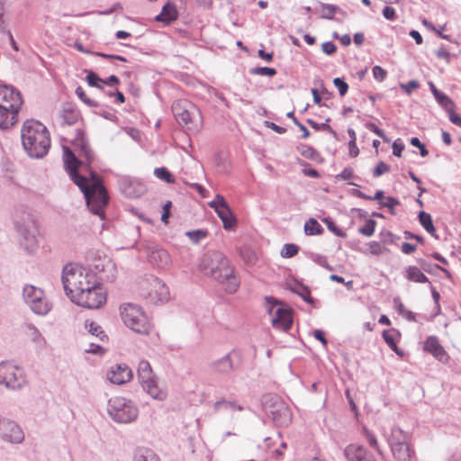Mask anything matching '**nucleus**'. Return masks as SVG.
Listing matches in <instances>:
<instances>
[{
	"instance_id": "19",
	"label": "nucleus",
	"mask_w": 461,
	"mask_h": 461,
	"mask_svg": "<svg viewBox=\"0 0 461 461\" xmlns=\"http://www.w3.org/2000/svg\"><path fill=\"white\" fill-rule=\"evenodd\" d=\"M97 280L113 281L115 278V265L107 257L99 258L94 263Z\"/></svg>"
},
{
	"instance_id": "40",
	"label": "nucleus",
	"mask_w": 461,
	"mask_h": 461,
	"mask_svg": "<svg viewBox=\"0 0 461 461\" xmlns=\"http://www.w3.org/2000/svg\"><path fill=\"white\" fill-rule=\"evenodd\" d=\"M7 0H0V32L5 33L8 27Z\"/></svg>"
},
{
	"instance_id": "42",
	"label": "nucleus",
	"mask_w": 461,
	"mask_h": 461,
	"mask_svg": "<svg viewBox=\"0 0 461 461\" xmlns=\"http://www.w3.org/2000/svg\"><path fill=\"white\" fill-rule=\"evenodd\" d=\"M154 175L158 178H159L168 184H172L175 182V178L172 176V174L164 167L155 168Z\"/></svg>"
},
{
	"instance_id": "22",
	"label": "nucleus",
	"mask_w": 461,
	"mask_h": 461,
	"mask_svg": "<svg viewBox=\"0 0 461 461\" xmlns=\"http://www.w3.org/2000/svg\"><path fill=\"white\" fill-rule=\"evenodd\" d=\"M21 109L12 105L0 104V129L7 130L18 122V114Z\"/></svg>"
},
{
	"instance_id": "10",
	"label": "nucleus",
	"mask_w": 461,
	"mask_h": 461,
	"mask_svg": "<svg viewBox=\"0 0 461 461\" xmlns=\"http://www.w3.org/2000/svg\"><path fill=\"white\" fill-rule=\"evenodd\" d=\"M262 406L268 417L278 426H287L292 420L288 406L276 394L262 397Z\"/></svg>"
},
{
	"instance_id": "3",
	"label": "nucleus",
	"mask_w": 461,
	"mask_h": 461,
	"mask_svg": "<svg viewBox=\"0 0 461 461\" xmlns=\"http://www.w3.org/2000/svg\"><path fill=\"white\" fill-rule=\"evenodd\" d=\"M23 149L32 158H42L50 148V137L47 127L36 120H26L21 129Z\"/></svg>"
},
{
	"instance_id": "56",
	"label": "nucleus",
	"mask_w": 461,
	"mask_h": 461,
	"mask_svg": "<svg viewBox=\"0 0 461 461\" xmlns=\"http://www.w3.org/2000/svg\"><path fill=\"white\" fill-rule=\"evenodd\" d=\"M324 221L328 229L338 237L345 238L347 236L346 233L342 230L339 229L334 223V221H331L330 219H324Z\"/></svg>"
},
{
	"instance_id": "51",
	"label": "nucleus",
	"mask_w": 461,
	"mask_h": 461,
	"mask_svg": "<svg viewBox=\"0 0 461 461\" xmlns=\"http://www.w3.org/2000/svg\"><path fill=\"white\" fill-rule=\"evenodd\" d=\"M299 251V247L295 244H285L281 251V255L284 258H292L295 256Z\"/></svg>"
},
{
	"instance_id": "31",
	"label": "nucleus",
	"mask_w": 461,
	"mask_h": 461,
	"mask_svg": "<svg viewBox=\"0 0 461 461\" xmlns=\"http://www.w3.org/2000/svg\"><path fill=\"white\" fill-rule=\"evenodd\" d=\"M320 7L321 8V13L320 14V18L321 19L333 20L334 15L337 13L346 15V13L341 8L335 5L325 4L321 2Z\"/></svg>"
},
{
	"instance_id": "2",
	"label": "nucleus",
	"mask_w": 461,
	"mask_h": 461,
	"mask_svg": "<svg viewBox=\"0 0 461 461\" xmlns=\"http://www.w3.org/2000/svg\"><path fill=\"white\" fill-rule=\"evenodd\" d=\"M199 267L205 275L217 281L223 289L233 294L240 286V280L229 259L220 251H208L201 259Z\"/></svg>"
},
{
	"instance_id": "20",
	"label": "nucleus",
	"mask_w": 461,
	"mask_h": 461,
	"mask_svg": "<svg viewBox=\"0 0 461 461\" xmlns=\"http://www.w3.org/2000/svg\"><path fill=\"white\" fill-rule=\"evenodd\" d=\"M169 289L160 279L152 277L148 299L154 303H166L169 300Z\"/></svg>"
},
{
	"instance_id": "36",
	"label": "nucleus",
	"mask_w": 461,
	"mask_h": 461,
	"mask_svg": "<svg viewBox=\"0 0 461 461\" xmlns=\"http://www.w3.org/2000/svg\"><path fill=\"white\" fill-rule=\"evenodd\" d=\"M394 333H396L395 330L392 329L390 330H384L382 336L385 343L393 351L399 356H402V351L397 347Z\"/></svg>"
},
{
	"instance_id": "23",
	"label": "nucleus",
	"mask_w": 461,
	"mask_h": 461,
	"mask_svg": "<svg viewBox=\"0 0 461 461\" xmlns=\"http://www.w3.org/2000/svg\"><path fill=\"white\" fill-rule=\"evenodd\" d=\"M424 349L429 352L434 357L439 361L447 358V354L444 348L440 345L438 339L435 336L429 337L424 343Z\"/></svg>"
},
{
	"instance_id": "1",
	"label": "nucleus",
	"mask_w": 461,
	"mask_h": 461,
	"mask_svg": "<svg viewBox=\"0 0 461 461\" xmlns=\"http://www.w3.org/2000/svg\"><path fill=\"white\" fill-rule=\"evenodd\" d=\"M64 164L71 180L79 187L84 194L86 206L101 219L104 215V207L108 203L109 196L100 178L95 173H91V183L89 180L77 172L80 161L69 148H64Z\"/></svg>"
},
{
	"instance_id": "39",
	"label": "nucleus",
	"mask_w": 461,
	"mask_h": 461,
	"mask_svg": "<svg viewBox=\"0 0 461 461\" xmlns=\"http://www.w3.org/2000/svg\"><path fill=\"white\" fill-rule=\"evenodd\" d=\"M434 98L446 112L452 108H456V104L453 100L443 92L438 93V95H435Z\"/></svg>"
},
{
	"instance_id": "37",
	"label": "nucleus",
	"mask_w": 461,
	"mask_h": 461,
	"mask_svg": "<svg viewBox=\"0 0 461 461\" xmlns=\"http://www.w3.org/2000/svg\"><path fill=\"white\" fill-rule=\"evenodd\" d=\"M419 221L421 226L429 232L430 235L434 236L436 232V229L432 222V218L430 214L421 211L419 213Z\"/></svg>"
},
{
	"instance_id": "21",
	"label": "nucleus",
	"mask_w": 461,
	"mask_h": 461,
	"mask_svg": "<svg viewBox=\"0 0 461 461\" xmlns=\"http://www.w3.org/2000/svg\"><path fill=\"white\" fill-rule=\"evenodd\" d=\"M132 377L131 369L124 364H118L112 366L107 374L109 381L115 384H122L129 382Z\"/></svg>"
},
{
	"instance_id": "58",
	"label": "nucleus",
	"mask_w": 461,
	"mask_h": 461,
	"mask_svg": "<svg viewBox=\"0 0 461 461\" xmlns=\"http://www.w3.org/2000/svg\"><path fill=\"white\" fill-rule=\"evenodd\" d=\"M410 143L414 146V147H417V149H420V154L421 157H426L428 154H429V151L428 149H426L425 145L423 143L420 142V140H419V138L417 137H412L410 140Z\"/></svg>"
},
{
	"instance_id": "9",
	"label": "nucleus",
	"mask_w": 461,
	"mask_h": 461,
	"mask_svg": "<svg viewBox=\"0 0 461 461\" xmlns=\"http://www.w3.org/2000/svg\"><path fill=\"white\" fill-rule=\"evenodd\" d=\"M121 316L124 324L139 334H148L150 323L142 309L134 303H125L121 307Z\"/></svg>"
},
{
	"instance_id": "50",
	"label": "nucleus",
	"mask_w": 461,
	"mask_h": 461,
	"mask_svg": "<svg viewBox=\"0 0 461 461\" xmlns=\"http://www.w3.org/2000/svg\"><path fill=\"white\" fill-rule=\"evenodd\" d=\"M251 73L255 75H261L271 77L276 74V70L273 68L257 67L251 69Z\"/></svg>"
},
{
	"instance_id": "12",
	"label": "nucleus",
	"mask_w": 461,
	"mask_h": 461,
	"mask_svg": "<svg viewBox=\"0 0 461 461\" xmlns=\"http://www.w3.org/2000/svg\"><path fill=\"white\" fill-rule=\"evenodd\" d=\"M72 302L87 309H98L106 302V293L102 285L96 280L94 287L81 289L77 295H72Z\"/></svg>"
},
{
	"instance_id": "15",
	"label": "nucleus",
	"mask_w": 461,
	"mask_h": 461,
	"mask_svg": "<svg viewBox=\"0 0 461 461\" xmlns=\"http://www.w3.org/2000/svg\"><path fill=\"white\" fill-rule=\"evenodd\" d=\"M241 360V354L239 351L232 349L222 357L212 361L209 367L214 374L229 375L240 366Z\"/></svg>"
},
{
	"instance_id": "43",
	"label": "nucleus",
	"mask_w": 461,
	"mask_h": 461,
	"mask_svg": "<svg viewBox=\"0 0 461 461\" xmlns=\"http://www.w3.org/2000/svg\"><path fill=\"white\" fill-rule=\"evenodd\" d=\"M376 221L373 219H368L363 227L358 229V232L364 236L371 237L375 230Z\"/></svg>"
},
{
	"instance_id": "7",
	"label": "nucleus",
	"mask_w": 461,
	"mask_h": 461,
	"mask_svg": "<svg viewBox=\"0 0 461 461\" xmlns=\"http://www.w3.org/2000/svg\"><path fill=\"white\" fill-rule=\"evenodd\" d=\"M24 369L12 361L0 362V385L10 391H21L28 385Z\"/></svg>"
},
{
	"instance_id": "48",
	"label": "nucleus",
	"mask_w": 461,
	"mask_h": 461,
	"mask_svg": "<svg viewBox=\"0 0 461 461\" xmlns=\"http://www.w3.org/2000/svg\"><path fill=\"white\" fill-rule=\"evenodd\" d=\"M330 122V119H327L325 122L321 123V124H319L317 123L316 122H314L313 120L312 119H308L307 120V123L309 125H311V127H312L313 129H315L316 131H319V130H324V131H327L328 132L335 135L336 132L335 131H333V129L329 125V122Z\"/></svg>"
},
{
	"instance_id": "46",
	"label": "nucleus",
	"mask_w": 461,
	"mask_h": 461,
	"mask_svg": "<svg viewBox=\"0 0 461 461\" xmlns=\"http://www.w3.org/2000/svg\"><path fill=\"white\" fill-rule=\"evenodd\" d=\"M382 207H386L392 215H395L396 212L394 207L400 205V201L393 196H388L385 201L380 203Z\"/></svg>"
},
{
	"instance_id": "63",
	"label": "nucleus",
	"mask_w": 461,
	"mask_h": 461,
	"mask_svg": "<svg viewBox=\"0 0 461 461\" xmlns=\"http://www.w3.org/2000/svg\"><path fill=\"white\" fill-rule=\"evenodd\" d=\"M447 113L448 114L449 121L453 124L461 127V116L455 113V108H452L451 110L447 111Z\"/></svg>"
},
{
	"instance_id": "34",
	"label": "nucleus",
	"mask_w": 461,
	"mask_h": 461,
	"mask_svg": "<svg viewBox=\"0 0 461 461\" xmlns=\"http://www.w3.org/2000/svg\"><path fill=\"white\" fill-rule=\"evenodd\" d=\"M60 118L64 124L74 125L78 120V113L70 105L65 106L62 110Z\"/></svg>"
},
{
	"instance_id": "41",
	"label": "nucleus",
	"mask_w": 461,
	"mask_h": 461,
	"mask_svg": "<svg viewBox=\"0 0 461 461\" xmlns=\"http://www.w3.org/2000/svg\"><path fill=\"white\" fill-rule=\"evenodd\" d=\"M86 329L88 330L89 333L99 338L100 340H104V339L106 338V335L104 333L102 327L95 323V321H87L86 322Z\"/></svg>"
},
{
	"instance_id": "16",
	"label": "nucleus",
	"mask_w": 461,
	"mask_h": 461,
	"mask_svg": "<svg viewBox=\"0 0 461 461\" xmlns=\"http://www.w3.org/2000/svg\"><path fill=\"white\" fill-rule=\"evenodd\" d=\"M0 438L7 443L18 444L24 439V433L15 421L0 418Z\"/></svg>"
},
{
	"instance_id": "5",
	"label": "nucleus",
	"mask_w": 461,
	"mask_h": 461,
	"mask_svg": "<svg viewBox=\"0 0 461 461\" xmlns=\"http://www.w3.org/2000/svg\"><path fill=\"white\" fill-rule=\"evenodd\" d=\"M96 275L86 267L69 263L62 270L61 282L64 291L72 301V295H77L81 289L94 287L96 285Z\"/></svg>"
},
{
	"instance_id": "57",
	"label": "nucleus",
	"mask_w": 461,
	"mask_h": 461,
	"mask_svg": "<svg viewBox=\"0 0 461 461\" xmlns=\"http://www.w3.org/2000/svg\"><path fill=\"white\" fill-rule=\"evenodd\" d=\"M334 86L338 88L341 96L345 95L348 90V85L340 77L333 79Z\"/></svg>"
},
{
	"instance_id": "60",
	"label": "nucleus",
	"mask_w": 461,
	"mask_h": 461,
	"mask_svg": "<svg viewBox=\"0 0 461 461\" xmlns=\"http://www.w3.org/2000/svg\"><path fill=\"white\" fill-rule=\"evenodd\" d=\"M372 71L374 77L380 82L384 81V78L386 77V71L380 66H375Z\"/></svg>"
},
{
	"instance_id": "28",
	"label": "nucleus",
	"mask_w": 461,
	"mask_h": 461,
	"mask_svg": "<svg viewBox=\"0 0 461 461\" xmlns=\"http://www.w3.org/2000/svg\"><path fill=\"white\" fill-rule=\"evenodd\" d=\"M73 144L79 148L81 155H84L88 162L93 159V153L88 146L87 141L84 138V132L81 130H77V137Z\"/></svg>"
},
{
	"instance_id": "53",
	"label": "nucleus",
	"mask_w": 461,
	"mask_h": 461,
	"mask_svg": "<svg viewBox=\"0 0 461 461\" xmlns=\"http://www.w3.org/2000/svg\"><path fill=\"white\" fill-rule=\"evenodd\" d=\"M365 436L366 440L368 441L369 446L375 448L380 455H382L383 453L378 446V442L375 436L367 429H365Z\"/></svg>"
},
{
	"instance_id": "17",
	"label": "nucleus",
	"mask_w": 461,
	"mask_h": 461,
	"mask_svg": "<svg viewBox=\"0 0 461 461\" xmlns=\"http://www.w3.org/2000/svg\"><path fill=\"white\" fill-rule=\"evenodd\" d=\"M119 189L128 198H138L145 191V185L138 179L130 176H122L119 181Z\"/></svg>"
},
{
	"instance_id": "11",
	"label": "nucleus",
	"mask_w": 461,
	"mask_h": 461,
	"mask_svg": "<svg viewBox=\"0 0 461 461\" xmlns=\"http://www.w3.org/2000/svg\"><path fill=\"white\" fill-rule=\"evenodd\" d=\"M391 452L397 461H410L414 451L409 444V436L399 427H393L390 434H384Z\"/></svg>"
},
{
	"instance_id": "62",
	"label": "nucleus",
	"mask_w": 461,
	"mask_h": 461,
	"mask_svg": "<svg viewBox=\"0 0 461 461\" xmlns=\"http://www.w3.org/2000/svg\"><path fill=\"white\" fill-rule=\"evenodd\" d=\"M337 178H341L343 180H349L354 177V170L350 167H345L341 173L338 174Z\"/></svg>"
},
{
	"instance_id": "13",
	"label": "nucleus",
	"mask_w": 461,
	"mask_h": 461,
	"mask_svg": "<svg viewBox=\"0 0 461 461\" xmlns=\"http://www.w3.org/2000/svg\"><path fill=\"white\" fill-rule=\"evenodd\" d=\"M23 297L30 309L38 315H45L51 309V303L46 298L44 292L33 285H25Z\"/></svg>"
},
{
	"instance_id": "45",
	"label": "nucleus",
	"mask_w": 461,
	"mask_h": 461,
	"mask_svg": "<svg viewBox=\"0 0 461 461\" xmlns=\"http://www.w3.org/2000/svg\"><path fill=\"white\" fill-rule=\"evenodd\" d=\"M235 407H236L235 402L226 401L224 399L217 401L213 404L214 411H220L221 410L234 411Z\"/></svg>"
},
{
	"instance_id": "35",
	"label": "nucleus",
	"mask_w": 461,
	"mask_h": 461,
	"mask_svg": "<svg viewBox=\"0 0 461 461\" xmlns=\"http://www.w3.org/2000/svg\"><path fill=\"white\" fill-rule=\"evenodd\" d=\"M406 277L416 283H428L429 278L417 267L411 266L406 269Z\"/></svg>"
},
{
	"instance_id": "6",
	"label": "nucleus",
	"mask_w": 461,
	"mask_h": 461,
	"mask_svg": "<svg viewBox=\"0 0 461 461\" xmlns=\"http://www.w3.org/2000/svg\"><path fill=\"white\" fill-rule=\"evenodd\" d=\"M172 113L177 122L188 131L197 132L203 127V117L199 108L187 100H177L172 104Z\"/></svg>"
},
{
	"instance_id": "29",
	"label": "nucleus",
	"mask_w": 461,
	"mask_h": 461,
	"mask_svg": "<svg viewBox=\"0 0 461 461\" xmlns=\"http://www.w3.org/2000/svg\"><path fill=\"white\" fill-rule=\"evenodd\" d=\"M344 453L348 461H366V449L360 446L349 445Z\"/></svg>"
},
{
	"instance_id": "30",
	"label": "nucleus",
	"mask_w": 461,
	"mask_h": 461,
	"mask_svg": "<svg viewBox=\"0 0 461 461\" xmlns=\"http://www.w3.org/2000/svg\"><path fill=\"white\" fill-rule=\"evenodd\" d=\"M137 371L141 384L155 379L150 364L146 360L140 361Z\"/></svg>"
},
{
	"instance_id": "18",
	"label": "nucleus",
	"mask_w": 461,
	"mask_h": 461,
	"mask_svg": "<svg viewBox=\"0 0 461 461\" xmlns=\"http://www.w3.org/2000/svg\"><path fill=\"white\" fill-rule=\"evenodd\" d=\"M23 99L21 92L11 85H0V104L21 109Z\"/></svg>"
},
{
	"instance_id": "47",
	"label": "nucleus",
	"mask_w": 461,
	"mask_h": 461,
	"mask_svg": "<svg viewBox=\"0 0 461 461\" xmlns=\"http://www.w3.org/2000/svg\"><path fill=\"white\" fill-rule=\"evenodd\" d=\"M298 149L300 154L306 158L315 159L319 155L318 151L311 146L302 145Z\"/></svg>"
},
{
	"instance_id": "27",
	"label": "nucleus",
	"mask_w": 461,
	"mask_h": 461,
	"mask_svg": "<svg viewBox=\"0 0 461 461\" xmlns=\"http://www.w3.org/2000/svg\"><path fill=\"white\" fill-rule=\"evenodd\" d=\"M141 385L153 399L163 401L167 398V392L158 385L156 378Z\"/></svg>"
},
{
	"instance_id": "52",
	"label": "nucleus",
	"mask_w": 461,
	"mask_h": 461,
	"mask_svg": "<svg viewBox=\"0 0 461 461\" xmlns=\"http://www.w3.org/2000/svg\"><path fill=\"white\" fill-rule=\"evenodd\" d=\"M76 94H77V97L82 102L86 104L87 105H89V106H97L98 105L96 102H95L87 97L86 92L84 91V89L81 86L77 87Z\"/></svg>"
},
{
	"instance_id": "49",
	"label": "nucleus",
	"mask_w": 461,
	"mask_h": 461,
	"mask_svg": "<svg viewBox=\"0 0 461 461\" xmlns=\"http://www.w3.org/2000/svg\"><path fill=\"white\" fill-rule=\"evenodd\" d=\"M208 204L214 211L218 210L219 208H223V207L229 206L225 198L220 194H217L215 195V198L212 201H211Z\"/></svg>"
},
{
	"instance_id": "64",
	"label": "nucleus",
	"mask_w": 461,
	"mask_h": 461,
	"mask_svg": "<svg viewBox=\"0 0 461 461\" xmlns=\"http://www.w3.org/2000/svg\"><path fill=\"white\" fill-rule=\"evenodd\" d=\"M322 51L327 55H332L336 52L337 47L332 41H326L321 45Z\"/></svg>"
},
{
	"instance_id": "25",
	"label": "nucleus",
	"mask_w": 461,
	"mask_h": 461,
	"mask_svg": "<svg viewBox=\"0 0 461 461\" xmlns=\"http://www.w3.org/2000/svg\"><path fill=\"white\" fill-rule=\"evenodd\" d=\"M177 16L178 13L175 5L167 3L162 7L160 14L156 16L155 20L165 24H169L173 21L176 20Z\"/></svg>"
},
{
	"instance_id": "4",
	"label": "nucleus",
	"mask_w": 461,
	"mask_h": 461,
	"mask_svg": "<svg viewBox=\"0 0 461 461\" xmlns=\"http://www.w3.org/2000/svg\"><path fill=\"white\" fill-rule=\"evenodd\" d=\"M14 227L18 241L23 250L33 255L39 249V229L32 213L24 208H20L14 214Z\"/></svg>"
},
{
	"instance_id": "33",
	"label": "nucleus",
	"mask_w": 461,
	"mask_h": 461,
	"mask_svg": "<svg viewBox=\"0 0 461 461\" xmlns=\"http://www.w3.org/2000/svg\"><path fill=\"white\" fill-rule=\"evenodd\" d=\"M26 334L36 344L39 348H43L46 344V340L41 331L32 324L26 325Z\"/></svg>"
},
{
	"instance_id": "24",
	"label": "nucleus",
	"mask_w": 461,
	"mask_h": 461,
	"mask_svg": "<svg viewBox=\"0 0 461 461\" xmlns=\"http://www.w3.org/2000/svg\"><path fill=\"white\" fill-rule=\"evenodd\" d=\"M149 261L157 266L158 267H165L169 263L168 253L158 247H154L150 249L148 255Z\"/></svg>"
},
{
	"instance_id": "14",
	"label": "nucleus",
	"mask_w": 461,
	"mask_h": 461,
	"mask_svg": "<svg viewBox=\"0 0 461 461\" xmlns=\"http://www.w3.org/2000/svg\"><path fill=\"white\" fill-rule=\"evenodd\" d=\"M266 300L268 304H271L268 312L272 316L274 328L288 330L293 323L291 310L281 306L273 297H267Z\"/></svg>"
},
{
	"instance_id": "32",
	"label": "nucleus",
	"mask_w": 461,
	"mask_h": 461,
	"mask_svg": "<svg viewBox=\"0 0 461 461\" xmlns=\"http://www.w3.org/2000/svg\"><path fill=\"white\" fill-rule=\"evenodd\" d=\"M133 461H160L155 452L147 447H139L133 455Z\"/></svg>"
},
{
	"instance_id": "38",
	"label": "nucleus",
	"mask_w": 461,
	"mask_h": 461,
	"mask_svg": "<svg viewBox=\"0 0 461 461\" xmlns=\"http://www.w3.org/2000/svg\"><path fill=\"white\" fill-rule=\"evenodd\" d=\"M304 232L306 235H316L323 232L321 225L313 218H311L304 224Z\"/></svg>"
},
{
	"instance_id": "55",
	"label": "nucleus",
	"mask_w": 461,
	"mask_h": 461,
	"mask_svg": "<svg viewBox=\"0 0 461 461\" xmlns=\"http://www.w3.org/2000/svg\"><path fill=\"white\" fill-rule=\"evenodd\" d=\"M86 81L89 86L103 89V86L99 85L103 79L100 78L95 72L90 71L86 76Z\"/></svg>"
},
{
	"instance_id": "61",
	"label": "nucleus",
	"mask_w": 461,
	"mask_h": 461,
	"mask_svg": "<svg viewBox=\"0 0 461 461\" xmlns=\"http://www.w3.org/2000/svg\"><path fill=\"white\" fill-rule=\"evenodd\" d=\"M435 54L438 59H444L447 63L450 62V53L445 47L442 46L437 50H435Z\"/></svg>"
},
{
	"instance_id": "59",
	"label": "nucleus",
	"mask_w": 461,
	"mask_h": 461,
	"mask_svg": "<svg viewBox=\"0 0 461 461\" xmlns=\"http://www.w3.org/2000/svg\"><path fill=\"white\" fill-rule=\"evenodd\" d=\"M187 236L194 242H199L201 240L206 237V232L202 230H195L187 232Z\"/></svg>"
},
{
	"instance_id": "26",
	"label": "nucleus",
	"mask_w": 461,
	"mask_h": 461,
	"mask_svg": "<svg viewBox=\"0 0 461 461\" xmlns=\"http://www.w3.org/2000/svg\"><path fill=\"white\" fill-rule=\"evenodd\" d=\"M215 212L221 220L223 228L225 230H230L234 229L237 223V220L230 206L219 208L218 210H215Z\"/></svg>"
},
{
	"instance_id": "54",
	"label": "nucleus",
	"mask_w": 461,
	"mask_h": 461,
	"mask_svg": "<svg viewBox=\"0 0 461 461\" xmlns=\"http://www.w3.org/2000/svg\"><path fill=\"white\" fill-rule=\"evenodd\" d=\"M390 171V166L383 161H380L373 170V176L379 177L380 176Z\"/></svg>"
},
{
	"instance_id": "44",
	"label": "nucleus",
	"mask_w": 461,
	"mask_h": 461,
	"mask_svg": "<svg viewBox=\"0 0 461 461\" xmlns=\"http://www.w3.org/2000/svg\"><path fill=\"white\" fill-rule=\"evenodd\" d=\"M294 291L306 303H313V299L311 296V291L307 286L299 285Z\"/></svg>"
},
{
	"instance_id": "8",
	"label": "nucleus",
	"mask_w": 461,
	"mask_h": 461,
	"mask_svg": "<svg viewBox=\"0 0 461 461\" xmlns=\"http://www.w3.org/2000/svg\"><path fill=\"white\" fill-rule=\"evenodd\" d=\"M107 411L116 423H131L139 414L136 405L131 400L121 396L113 397L108 401Z\"/></svg>"
}]
</instances>
